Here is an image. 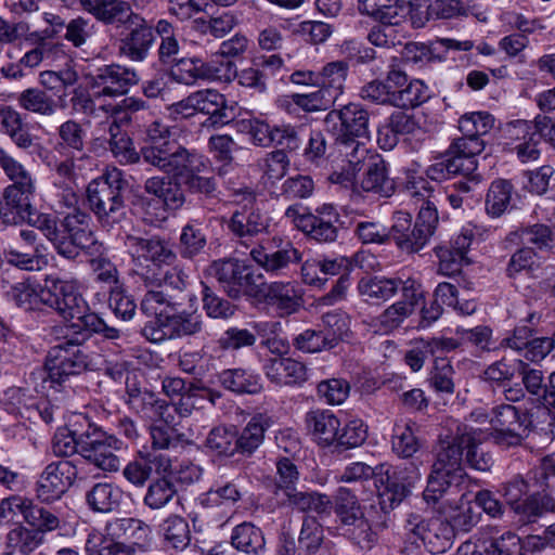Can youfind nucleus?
I'll return each instance as SVG.
<instances>
[{
    "label": "nucleus",
    "mask_w": 555,
    "mask_h": 555,
    "mask_svg": "<svg viewBox=\"0 0 555 555\" xmlns=\"http://www.w3.org/2000/svg\"><path fill=\"white\" fill-rule=\"evenodd\" d=\"M146 135L147 141L142 146L144 164L159 171H177L189 188L207 191L210 182L202 178V173L208 168V160L204 155L171 139L170 127L159 120L149 126Z\"/></svg>",
    "instance_id": "1"
},
{
    "label": "nucleus",
    "mask_w": 555,
    "mask_h": 555,
    "mask_svg": "<svg viewBox=\"0 0 555 555\" xmlns=\"http://www.w3.org/2000/svg\"><path fill=\"white\" fill-rule=\"evenodd\" d=\"M474 439L473 427L466 424H457L449 435L440 436L436 460L423 492L427 504H437L447 493L464 482L466 473L463 467V452Z\"/></svg>",
    "instance_id": "2"
},
{
    "label": "nucleus",
    "mask_w": 555,
    "mask_h": 555,
    "mask_svg": "<svg viewBox=\"0 0 555 555\" xmlns=\"http://www.w3.org/2000/svg\"><path fill=\"white\" fill-rule=\"evenodd\" d=\"M327 132L335 137L339 153L354 169L367 157L365 140L370 139V113L360 103L332 109L324 118Z\"/></svg>",
    "instance_id": "3"
},
{
    "label": "nucleus",
    "mask_w": 555,
    "mask_h": 555,
    "mask_svg": "<svg viewBox=\"0 0 555 555\" xmlns=\"http://www.w3.org/2000/svg\"><path fill=\"white\" fill-rule=\"evenodd\" d=\"M48 336L51 343L46 357L44 370L51 380L62 383L70 375L86 371L90 365V357L81 346L88 340L86 331L74 328V323L51 327Z\"/></svg>",
    "instance_id": "4"
},
{
    "label": "nucleus",
    "mask_w": 555,
    "mask_h": 555,
    "mask_svg": "<svg viewBox=\"0 0 555 555\" xmlns=\"http://www.w3.org/2000/svg\"><path fill=\"white\" fill-rule=\"evenodd\" d=\"M37 229L66 258H75L79 249L88 253L99 251V245L89 230V216L80 210L68 214L61 228L51 214L37 215Z\"/></svg>",
    "instance_id": "5"
},
{
    "label": "nucleus",
    "mask_w": 555,
    "mask_h": 555,
    "mask_svg": "<svg viewBox=\"0 0 555 555\" xmlns=\"http://www.w3.org/2000/svg\"><path fill=\"white\" fill-rule=\"evenodd\" d=\"M0 167L13 182L4 190V204L0 207V218L7 224H31L34 196L31 175L1 149Z\"/></svg>",
    "instance_id": "6"
},
{
    "label": "nucleus",
    "mask_w": 555,
    "mask_h": 555,
    "mask_svg": "<svg viewBox=\"0 0 555 555\" xmlns=\"http://www.w3.org/2000/svg\"><path fill=\"white\" fill-rule=\"evenodd\" d=\"M128 182L120 169H107L87 186V202L90 210L104 228H112L126 218L124 193Z\"/></svg>",
    "instance_id": "7"
},
{
    "label": "nucleus",
    "mask_w": 555,
    "mask_h": 555,
    "mask_svg": "<svg viewBox=\"0 0 555 555\" xmlns=\"http://www.w3.org/2000/svg\"><path fill=\"white\" fill-rule=\"evenodd\" d=\"M438 221L436 206H421L415 221L411 214L396 211L390 227V240L402 253H418L435 234Z\"/></svg>",
    "instance_id": "8"
},
{
    "label": "nucleus",
    "mask_w": 555,
    "mask_h": 555,
    "mask_svg": "<svg viewBox=\"0 0 555 555\" xmlns=\"http://www.w3.org/2000/svg\"><path fill=\"white\" fill-rule=\"evenodd\" d=\"M124 247L132 259L133 271L142 280L154 279V274L163 270L164 266H170L177 260L169 241L159 235L126 234Z\"/></svg>",
    "instance_id": "9"
},
{
    "label": "nucleus",
    "mask_w": 555,
    "mask_h": 555,
    "mask_svg": "<svg viewBox=\"0 0 555 555\" xmlns=\"http://www.w3.org/2000/svg\"><path fill=\"white\" fill-rule=\"evenodd\" d=\"M169 176H153L145 180L144 182V192L149 195L154 196L152 199H143L142 205L145 208L146 215L150 214L151 209H162L163 211L167 209H179L185 203V194L182 189L184 186L186 191L194 194H203L205 196H212L216 189V179L214 177H206L202 175V178L205 180H209L210 186L207 191L193 190L189 188L184 178L180 176L177 171H163Z\"/></svg>",
    "instance_id": "10"
},
{
    "label": "nucleus",
    "mask_w": 555,
    "mask_h": 555,
    "mask_svg": "<svg viewBox=\"0 0 555 555\" xmlns=\"http://www.w3.org/2000/svg\"><path fill=\"white\" fill-rule=\"evenodd\" d=\"M57 312L72 322L86 311V300L73 281L61 280L56 274H46L37 281V305Z\"/></svg>",
    "instance_id": "11"
},
{
    "label": "nucleus",
    "mask_w": 555,
    "mask_h": 555,
    "mask_svg": "<svg viewBox=\"0 0 555 555\" xmlns=\"http://www.w3.org/2000/svg\"><path fill=\"white\" fill-rule=\"evenodd\" d=\"M80 438V455L104 472H117L120 460L115 454L122 448V442L114 435L102 430L87 416L85 430L78 431Z\"/></svg>",
    "instance_id": "12"
},
{
    "label": "nucleus",
    "mask_w": 555,
    "mask_h": 555,
    "mask_svg": "<svg viewBox=\"0 0 555 555\" xmlns=\"http://www.w3.org/2000/svg\"><path fill=\"white\" fill-rule=\"evenodd\" d=\"M404 534L411 544L420 542L431 554H442L451 548L454 540L453 526L441 518L425 519L418 514H410L405 519Z\"/></svg>",
    "instance_id": "13"
},
{
    "label": "nucleus",
    "mask_w": 555,
    "mask_h": 555,
    "mask_svg": "<svg viewBox=\"0 0 555 555\" xmlns=\"http://www.w3.org/2000/svg\"><path fill=\"white\" fill-rule=\"evenodd\" d=\"M204 330L202 314L196 311H181L173 314L159 313L145 323L143 336L152 343H163L170 339L195 337Z\"/></svg>",
    "instance_id": "14"
},
{
    "label": "nucleus",
    "mask_w": 555,
    "mask_h": 555,
    "mask_svg": "<svg viewBox=\"0 0 555 555\" xmlns=\"http://www.w3.org/2000/svg\"><path fill=\"white\" fill-rule=\"evenodd\" d=\"M87 86L95 98L114 99L125 95L140 81L135 69L116 63L102 65L86 74Z\"/></svg>",
    "instance_id": "15"
},
{
    "label": "nucleus",
    "mask_w": 555,
    "mask_h": 555,
    "mask_svg": "<svg viewBox=\"0 0 555 555\" xmlns=\"http://www.w3.org/2000/svg\"><path fill=\"white\" fill-rule=\"evenodd\" d=\"M251 259L267 273L282 276L291 266L301 261V253L288 240L273 236L266 244L253 247L249 251Z\"/></svg>",
    "instance_id": "16"
},
{
    "label": "nucleus",
    "mask_w": 555,
    "mask_h": 555,
    "mask_svg": "<svg viewBox=\"0 0 555 555\" xmlns=\"http://www.w3.org/2000/svg\"><path fill=\"white\" fill-rule=\"evenodd\" d=\"M235 72L233 62L227 60L219 65L215 61L205 63L198 57L177 60L170 75L179 83L193 85L199 79H230Z\"/></svg>",
    "instance_id": "17"
},
{
    "label": "nucleus",
    "mask_w": 555,
    "mask_h": 555,
    "mask_svg": "<svg viewBox=\"0 0 555 555\" xmlns=\"http://www.w3.org/2000/svg\"><path fill=\"white\" fill-rule=\"evenodd\" d=\"M124 25L129 31L120 38L118 53L130 62L143 63L155 43L153 26L138 13Z\"/></svg>",
    "instance_id": "18"
},
{
    "label": "nucleus",
    "mask_w": 555,
    "mask_h": 555,
    "mask_svg": "<svg viewBox=\"0 0 555 555\" xmlns=\"http://www.w3.org/2000/svg\"><path fill=\"white\" fill-rule=\"evenodd\" d=\"M208 273L234 298L248 293L255 284L253 271L234 259L215 260L208 267Z\"/></svg>",
    "instance_id": "19"
},
{
    "label": "nucleus",
    "mask_w": 555,
    "mask_h": 555,
    "mask_svg": "<svg viewBox=\"0 0 555 555\" xmlns=\"http://www.w3.org/2000/svg\"><path fill=\"white\" fill-rule=\"evenodd\" d=\"M245 204L236 209L229 222V229L241 243L248 246V242L264 232L268 228V219L256 203V195L248 192Z\"/></svg>",
    "instance_id": "20"
},
{
    "label": "nucleus",
    "mask_w": 555,
    "mask_h": 555,
    "mask_svg": "<svg viewBox=\"0 0 555 555\" xmlns=\"http://www.w3.org/2000/svg\"><path fill=\"white\" fill-rule=\"evenodd\" d=\"M75 477L76 468L69 461L50 463L37 481V500L46 503L59 500L72 486Z\"/></svg>",
    "instance_id": "21"
},
{
    "label": "nucleus",
    "mask_w": 555,
    "mask_h": 555,
    "mask_svg": "<svg viewBox=\"0 0 555 555\" xmlns=\"http://www.w3.org/2000/svg\"><path fill=\"white\" fill-rule=\"evenodd\" d=\"M197 113L207 115L204 127L220 128L236 117V107L229 103L227 98L215 89H203L193 92Z\"/></svg>",
    "instance_id": "22"
},
{
    "label": "nucleus",
    "mask_w": 555,
    "mask_h": 555,
    "mask_svg": "<svg viewBox=\"0 0 555 555\" xmlns=\"http://www.w3.org/2000/svg\"><path fill=\"white\" fill-rule=\"evenodd\" d=\"M300 224L311 238L320 243L335 242L344 227L337 209L332 204H323L317 208L315 215L308 214L301 217Z\"/></svg>",
    "instance_id": "23"
},
{
    "label": "nucleus",
    "mask_w": 555,
    "mask_h": 555,
    "mask_svg": "<svg viewBox=\"0 0 555 555\" xmlns=\"http://www.w3.org/2000/svg\"><path fill=\"white\" fill-rule=\"evenodd\" d=\"M348 173L356 176L362 168L365 169L360 185L365 192H374L384 197H389L395 192V182L387 175L385 162L375 154L367 151V157L354 169L350 164H347Z\"/></svg>",
    "instance_id": "24"
},
{
    "label": "nucleus",
    "mask_w": 555,
    "mask_h": 555,
    "mask_svg": "<svg viewBox=\"0 0 555 555\" xmlns=\"http://www.w3.org/2000/svg\"><path fill=\"white\" fill-rule=\"evenodd\" d=\"M128 403L141 417L151 422L173 424L172 406L147 389L128 387Z\"/></svg>",
    "instance_id": "25"
},
{
    "label": "nucleus",
    "mask_w": 555,
    "mask_h": 555,
    "mask_svg": "<svg viewBox=\"0 0 555 555\" xmlns=\"http://www.w3.org/2000/svg\"><path fill=\"white\" fill-rule=\"evenodd\" d=\"M257 296L267 305L275 308L281 315L297 312L302 301L299 289L292 282L262 283L257 291Z\"/></svg>",
    "instance_id": "26"
},
{
    "label": "nucleus",
    "mask_w": 555,
    "mask_h": 555,
    "mask_svg": "<svg viewBox=\"0 0 555 555\" xmlns=\"http://www.w3.org/2000/svg\"><path fill=\"white\" fill-rule=\"evenodd\" d=\"M404 70L397 64V57H391L385 80L374 79L360 90V96L379 105L393 106L395 89L402 87Z\"/></svg>",
    "instance_id": "27"
},
{
    "label": "nucleus",
    "mask_w": 555,
    "mask_h": 555,
    "mask_svg": "<svg viewBox=\"0 0 555 555\" xmlns=\"http://www.w3.org/2000/svg\"><path fill=\"white\" fill-rule=\"evenodd\" d=\"M396 473L387 464L378 465V473L374 479L378 491L380 508L387 513L397 507L410 493L401 480H397Z\"/></svg>",
    "instance_id": "28"
},
{
    "label": "nucleus",
    "mask_w": 555,
    "mask_h": 555,
    "mask_svg": "<svg viewBox=\"0 0 555 555\" xmlns=\"http://www.w3.org/2000/svg\"><path fill=\"white\" fill-rule=\"evenodd\" d=\"M144 284L147 291L141 300V310L145 314L156 318L159 313H163L162 307L176 310L184 305L185 299L168 287L166 283L157 281Z\"/></svg>",
    "instance_id": "29"
},
{
    "label": "nucleus",
    "mask_w": 555,
    "mask_h": 555,
    "mask_svg": "<svg viewBox=\"0 0 555 555\" xmlns=\"http://www.w3.org/2000/svg\"><path fill=\"white\" fill-rule=\"evenodd\" d=\"M263 372L275 385H293L306 379V366L292 358L274 357L264 361Z\"/></svg>",
    "instance_id": "30"
},
{
    "label": "nucleus",
    "mask_w": 555,
    "mask_h": 555,
    "mask_svg": "<svg viewBox=\"0 0 555 555\" xmlns=\"http://www.w3.org/2000/svg\"><path fill=\"white\" fill-rule=\"evenodd\" d=\"M40 85L52 94L37 90V113L42 116H52L51 126H55L61 121V118L55 116L56 111H60L55 96L60 98L57 93L64 89L65 79L61 73L44 70L40 73Z\"/></svg>",
    "instance_id": "31"
},
{
    "label": "nucleus",
    "mask_w": 555,
    "mask_h": 555,
    "mask_svg": "<svg viewBox=\"0 0 555 555\" xmlns=\"http://www.w3.org/2000/svg\"><path fill=\"white\" fill-rule=\"evenodd\" d=\"M122 499L124 491L113 482H96L86 492L87 505L94 513L109 514L117 512Z\"/></svg>",
    "instance_id": "32"
},
{
    "label": "nucleus",
    "mask_w": 555,
    "mask_h": 555,
    "mask_svg": "<svg viewBox=\"0 0 555 555\" xmlns=\"http://www.w3.org/2000/svg\"><path fill=\"white\" fill-rule=\"evenodd\" d=\"M82 8L104 24H125L134 13L122 0H80Z\"/></svg>",
    "instance_id": "33"
},
{
    "label": "nucleus",
    "mask_w": 555,
    "mask_h": 555,
    "mask_svg": "<svg viewBox=\"0 0 555 555\" xmlns=\"http://www.w3.org/2000/svg\"><path fill=\"white\" fill-rule=\"evenodd\" d=\"M149 108L147 103L138 96H125L118 102H106L103 117L109 120L107 128L121 129L130 126L137 113Z\"/></svg>",
    "instance_id": "34"
},
{
    "label": "nucleus",
    "mask_w": 555,
    "mask_h": 555,
    "mask_svg": "<svg viewBox=\"0 0 555 555\" xmlns=\"http://www.w3.org/2000/svg\"><path fill=\"white\" fill-rule=\"evenodd\" d=\"M65 27L64 18L55 12L43 11L39 23H37V57H49L51 54L61 52V46L56 42H46L61 34Z\"/></svg>",
    "instance_id": "35"
},
{
    "label": "nucleus",
    "mask_w": 555,
    "mask_h": 555,
    "mask_svg": "<svg viewBox=\"0 0 555 555\" xmlns=\"http://www.w3.org/2000/svg\"><path fill=\"white\" fill-rule=\"evenodd\" d=\"M485 149V142L480 138L463 137L454 139L448 150V155L456 160L462 173H472L478 168L476 156Z\"/></svg>",
    "instance_id": "36"
},
{
    "label": "nucleus",
    "mask_w": 555,
    "mask_h": 555,
    "mask_svg": "<svg viewBox=\"0 0 555 555\" xmlns=\"http://www.w3.org/2000/svg\"><path fill=\"white\" fill-rule=\"evenodd\" d=\"M306 424L309 431L320 444H333L340 427L337 416L330 410H313L307 413Z\"/></svg>",
    "instance_id": "37"
},
{
    "label": "nucleus",
    "mask_w": 555,
    "mask_h": 555,
    "mask_svg": "<svg viewBox=\"0 0 555 555\" xmlns=\"http://www.w3.org/2000/svg\"><path fill=\"white\" fill-rule=\"evenodd\" d=\"M272 418L263 413L254 415L240 435L236 434V453L251 455L263 442L264 433L272 426Z\"/></svg>",
    "instance_id": "38"
},
{
    "label": "nucleus",
    "mask_w": 555,
    "mask_h": 555,
    "mask_svg": "<svg viewBox=\"0 0 555 555\" xmlns=\"http://www.w3.org/2000/svg\"><path fill=\"white\" fill-rule=\"evenodd\" d=\"M404 0H359V11L379 21L384 26L399 24L406 9Z\"/></svg>",
    "instance_id": "39"
},
{
    "label": "nucleus",
    "mask_w": 555,
    "mask_h": 555,
    "mask_svg": "<svg viewBox=\"0 0 555 555\" xmlns=\"http://www.w3.org/2000/svg\"><path fill=\"white\" fill-rule=\"evenodd\" d=\"M231 544L235 550L247 555H262L266 551V539L262 530L247 521L233 528Z\"/></svg>",
    "instance_id": "40"
},
{
    "label": "nucleus",
    "mask_w": 555,
    "mask_h": 555,
    "mask_svg": "<svg viewBox=\"0 0 555 555\" xmlns=\"http://www.w3.org/2000/svg\"><path fill=\"white\" fill-rule=\"evenodd\" d=\"M87 416L85 414H74L67 428L60 429L53 437L52 450L59 456H68L74 453L80 454V438L76 436L78 431L85 430Z\"/></svg>",
    "instance_id": "41"
},
{
    "label": "nucleus",
    "mask_w": 555,
    "mask_h": 555,
    "mask_svg": "<svg viewBox=\"0 0 555 555\" xmlns=\"http://www.w3.org/2000/svg\"><path fill=\"white\" fill-rule=\"evenodd\" d=\"M507 240L514 242L519 240L525 245H532L533 249L550 250L555 247V233L544 223H534L520 227L514 232H511Z\"/></svg>",
    "instance_id": "42"
},
{
    "label": "nucleus",
    "mask_w": 555,
    "mask_h": 555,
    "mask_svg": "<svg viewBox=\"0 0 555 555\" xmlns=\"http://www.w3.org/2000/svg\"><path fill=\"white\" fill-rule=\"evenodd\" d=\"M517 373L521 377V385L532 403L544 408L547 380L544 373L522 360H516Z\"/></svg>",
    "instance_id": "43"
},
{
    "label": "nucleus",
    "mask_w": 555,
    "mask_h": 555,
    "mask_svg": "<svg viewBox=\"0 0 555 555\" xmlns=\"http://www.w3.org/2000/svg\"><path fill=\"white\" fill-rule=\"evenodd\" d=\"M105 537L111 541L120 539H133L144 541L151 533V528L144 521L137 518H115L105 526Z\"/></svg>",
    "instance_id": "44"
},
{
    "label": "nucleus",
    "mask_w": 555,
    "mask_h": 555,
    "mask_svg": "<svg viewBox=\"0 0 555 555\" xmlns=\"http://www.w3.org/2000/svg\"><path fill=\"white\" fill-rule=\"evenodd\" d=\"M430 98L428 87L420 79L409 81L404 73L402 87L395 89L393 106L399 108H414L425 103Z\"/></svg>",
    "instance_id": "45"
},
{
    "label": "nucleus",
    "mask_w": 555,
    "mask_h": 555,
    "mask_svg": "<svg viewBox=\"0 0 555 555\" xmlns=\"http://www.w3.org/2000/svg\"><path fill=\"white\" fill-rule=\"evenodd\" d=\"M220 384L235 393H257L261 390L260 377L247 370L229 369L219 374Z\"/></svg>",
    "instance_id": "46"
},
{
    "label": "nucleus",
    "mask_w": 555,
    "mask_h": 555,
    "mask_svg": "<svg viewBox=\"0 0 555 555\" xmlns=\"http://www.w3.org/2000/svg\"><path fill=\"white\" fill-rule=\"evenodd\" d=\"M401 280L384 276H365L358 283V291L366 300H388L399 289Z\"/></svg>",
    "instance_id": "47"
},
{
    "label": "nucleus",
    "mask_w": 555,
    "mask_h": 555,
    "mask_svg": "<svg viewBox=\"0 0 555 555\" xmlns=\"http://www.w3.org/2000/svg\"><path fill=\"white\" fill-rule=\"evenodd\" d=\"M109 135L108 146L114 157L122 165L143 162L142 147L135 151L132 139L121 129L107 128Z\"/></svg>",
    "instance_id": "48"
},
{
    "label": "nucleus",
    "mask_w": 555,
    "mask_h": 555,
    "mask_svg": "<svg viewBox=\"0 0 555 555\" xmlns=\"http://www.w3.org/2000/svg\"><path fill=\"white\" fill-rule=\"evenodd\" d=\"M491 425L493 429H513L527 431L531 424L527 412H520L512 404H500L492 409Z\"/></svg>",
    "instance_id": "49"
},
{
    "label": "nucleus",
    "mask_w": 555,
    "mask_h": 555,
    "mask_svg": "<svg viewBox=\"0 0 555 555\" xmlns=\"http://www.w3.org/2000/svg\"><path fill=\"white\" fill-rule=\"evenodd\" d=\"M167 547L183 551L191 543L189 522L179 515H170L160 526Z\"/></svg>",
    "instance_id": "50"
},
{
    "label": "nucleus",
    "mask_w": 555,
    "mask_h": 555,
    "mask_svg": "<svg viewBox=\"0 0 555 555\" xmlns=\"http://www.w3.org/2000/svg\"><path fill=\"white\" fill-rule=\"evenodd\" d=\"M207 245L204 229L194 223H186L179 236L178 253L183 259H194L201 255Z\"/></svg>",
    "instance_id": "51"
},
{
    "label": "nucleus",
    "mask_w": 555,
    "mask_h": 555,
    "mask_svg": "<svg viewBox=\"0 0 555 555\" xmlns=\"http://www.w3.org/2000/svg\"><path fill=\"white\" fill-rule=\"evenodd\" d=\"M337 345L334 334L324 331L307 328L293 338V346L306 353H315L328 350Z\"/></svg>",
    "instance_id": "52"
},
{
    "label": "nucleus",
    "mask_w": 555,
    "mask_h": 555,
    "mask_svg": "<svg viewBox=\"0 0 555 555\" xmlns=\"http://www.w3.org/2000/svg\"><path fill=\"white\" fill-rule=\"evenodd\" d=\"M513 184L504 179L494 180L486 195V211L489 216L496 218L502 216L511 205Z\"/></svg>",
    "instance_id": "53"
},
{
    "label": "nucleus",
    "mask_w": 555,
    "mask_h": 555,
    "mask_svg": "<svg viewBox=\"0 0 555 555\" xmlns=\"http://www.w3.org/2000/svg\"><path fill=\"white\" fill-rule=\"evenodd\" d=\"M242 499V492L234 481L222 485L216 483L207 492L197 499L198 504L204 508L234 505Z\"/></svg>",
    "instance_id": "54"
},
{
    "label": "nucleus",
    "mask_w": 555,
    "mask_h": 555,
    "mask_svg": "<svg viewBox=\"0 0 555 555\" xmlns=\"http://www.w3.org/2000/svg\"><path fill=\"white\" fill-rule=\"evenodd\" d=\"M86 555H132L133 546L121 541H111L104 534L92 530L85 544Z\"/></svg>",
    "instance_id": "55"
},
{
    "label": "nucleus",
    "mask_w": 555,
    "mask_h": 555,
    "mask_svg": "<svg viewBox=\"0 0 555 555\" xmlns=\"http://www.w3.org/2000/svg\"><path fill=\"white\" fill-rule=\"evenodd\" d=\"M324 541L323 527L313 517H305L298 537V550L304 555H317Z\"/></svg>",
    "instance_id": "56"
},
{
    "label": "nucleus",
    "mask_w": 555,
    "mask_h": 555,
    "mask_svg": "<svg viewBox=\"0 0 555 555\" xmlns=\"http://www.w3.org/2000/svg\"><path fill=\"white\" fill-rule=\"evenodd\" d=\"M348 69L349 65L345 61L327 63L323 66L322 70L318 73V75H320L319 87L326 88L331 95H334L337 100L344 91Z\"/></svg>",
    "instance_id": "57"
},
{
    "label": "nucleus",
    "mask_w": 555,
    "mask_h": 555,
    "mask_svg": "<svg viewBox=\"0 0 555 555\" xmlns=\"http://www.w3.org/2000/svg\"><path fill=\"white\" fill-rule=\"evenodd\" d=\"M0 517L9 518L20 525L23 520L28 526L34 527L33 501L17 495L4 499L0 503Z\"/></svg>",
    "instance_id": "58"
},
{
    "label": "nucleus",
    "mask_w": 555,
    "mask_h": 555,
    "mask_svg": "<svg viewBox=\"0 0 555 555\" xmlns=\"http://www.w3.org/2000/svg\"><path fill=\"white\" fill-rule=\"evenodd\" d=\"M74 328L78 331H86L88 333V339L92 333L102 334L106 339H118L121 336V331L108 326L98 314L90 312L89 306L86 302V311L76 317L73 321Z\"/></svg>",
    "instance_id": "59"
},
{
    "label": "nucleus",
    "mask_w": 555,
    "mask_h": 555,
    "mask_svg": "<svg viewBox=\"0 0 555 555\" xmlns=\"http://www.w3.org/2000/svg\"><path fill=\"white\" fill-rule=\"evenodd\" d=\"M413 423L401 422L393 427L391 439L392 451L400 457H412L420 443L413 431Z\"/></svg>",
    "instance_id": "60"
},
{
    "label": "nucleus",
    "mask_w": 555,
    "mask_h": 555,
    "mask_svg": "<svg viewBox=\"0 0 555 555\" xmlns=\"http://www.w3.org/2000/svg\"><path fill=\"white\" fill-rule=\"evenodd\" d=\"M404 190L408 195L421 203V206H436L430 201L435 186L429 182L424 173L416 170H408L404 180Z\"/></svg>",
    "instance_id": "61"
},
{
    "label": "nucleus",
    "mask_w": 555,
    "mask_h": 555,
    "mask_svg": "<svg viewBox=\"0 0 555 555\" xmlns=\"http://www.w3.org/2000/svg\"><path fill=\"white\" fill-rule=\"evenodd\" d=\"M335 511L344 527L352 525L364 517L357 496L345 487H340L337 490Z\"/></svg>",
    "instance_id": "62"
},
{
    "label": "nucleus",
    "mask_w": 555,
    "mask_h": 555,
    "mask_svg": "<svg viewBox=\"0 0 555 555\" xmlns=\"http://www.w3.org/2000/svg\"><path fill=\"white\" fill-rule=\"evenodd\" d=\"M454 374L455 371L449 359L437 357L430 372L429 385L436 392L452 395L455 389Z\"/></svg>",
    "instance_id": "63"
},
{
    "label": "nucleus",
    "mask_w": 555,
    "mask_h": 555,
    "mask_svg": "<svg viewBox=\"0 0 555 555\" xmlns=\"http://www.w3.org/2000/svg\"><path fill=\"white\" fill-rule=\"evenodd\" d=\"M177 495V489L167 478L154 480L147 488L143 503L151 509H160L167 506Z\"/></svg>",
    "instance_id": "64"
}]
</instances>
